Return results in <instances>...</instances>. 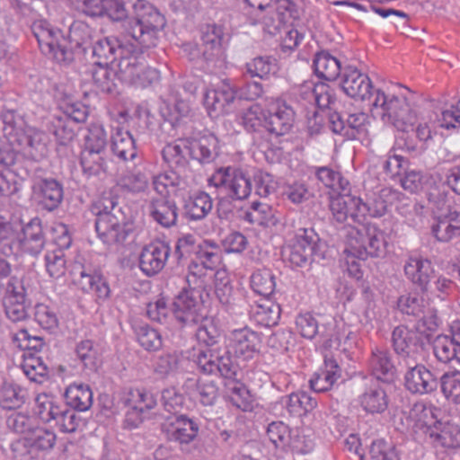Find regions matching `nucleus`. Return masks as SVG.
<instances>
[{
  "instance_id": "nucleus-1",
  "label": "nucleus",
  "mask_w": 460,
  "mask_h": 460,
  "mask_svg": "<svg viewBox=\"0 0 460 460\" xmlns=\"http://www.w3.org/2000/svg\"><path fill=\"white\" fill-rule=\"evenodd\" d=\"M31 30L40 51L59 64L72 63L75 54L85 53L93 44V29L81 21L71 24L67 36L46 20L35 21Z\"/></svg>"
},
{
  "instance_id": "nucleus-16",
  "label": "nucleus",
  "mask_w": 460,
  "mask_h": 460,
  "mask_svg": "<svg viewBox=\"0 0 460 460\" xmlns=\"http://www.w3.org/2000/svg\"><path fill=\"white\" fill-rule=\"evenodd\" d=\"M328 207L338 222L342 223L351 218L359 225L366 214L378 217L386 211V203H328Z\"/></svg>"
},
{
  "instance_id": "nucleus-56",
  "label": "nucleus",
  "mask_w": 460,
  "mask_h": 460,
  "mask_svg": "<svg viewBox=\"0 0 460 460\" xmlns=\"http://www.w3.org/2000/svg\"><path fill=\"white\" fill-rule=\"evenodd\" d=\"M20 387L12 384H4L0 387V407L4 410H14L24 403Z\"/></svg>"
},
{
  "instance_id": "nucleus-8",
  "label": "nucleus",
  "mask_w": 460,
  "mask_h": 460,
  "mask_svg": "<svg viewBox=\"0 0 460 460\" xmlns=\"http://www.w3.org/2000/svg\"><path fill=\"white\" fill-rule=\"evenodd\" d=\"M208 187L214 188L218 194H226L232 199L243 200L252 192V181L242 169L226 166L220 167L208 178ZM217 199L223 201L224 197Z\"/></svg>"
},
{
  "instance_id": "nucleus-18",
  "label": "nucleus",
  "mask_w": 460,
  "mask_h": 460,
  "mask_svg": "<svg viewBox=\"0 0 460 460\" xmlns=\"http://www.w3.org/2000/svg\"><path fill=\"white\" fill-rule=\"evenodd\" d=\"M403 270L406 278L420 289L422 295L429 294L436 272L429 260L421 257H410Z\"/></svg>"
},
{
  "instance_id": "nucleus-34",
  "label": "nucleus",
  "mask_w": 460,
  "mask_h": 460,
  "mask_svg": "<svg viewBox=\"0 0 460 460\" xmlns=\"http://www.w3.org/2000/svg\"><path fill=\"white\" fill-rule=\"evenodd\" d=\"M66 404L78 411L89 410L93 404V392L88 385L71 384L65 392Z\"/></svg>"
},
{
  "instance_id": "nucleus-40",
  "label": "nucleus",
  "mask_w": 460,
  "mask_h": 460,
  "mask_svg": "<svg viewBox=\"0 0 460 460\" xmlns=\"http://www.w3.org/2000/svg\"><path fill=\"white\" fill-rule=\"evenodd\" d=\"M433 353L436 358L447 364L456 361L460 364V347L447 334H439L432 341Z\"/></svg>"
},
{
  "instance_id": "nucleus-27",
  "label": "nucleus",
  "mask_w": 460,
  "mask_h": 460,
  "mask_svg": "<svg viewBox=\"0 0 460 460\" xmlns=\"http://www.w3.org/2000/svg\"><path fill=\"white\" fill-rule=\"evenodd\" d=\"M369 367L375 376L374 381L391 384L396 376V367L391 353L387 349L377 347L373 349L369 358Z\"/></svg>"
},
{
  "instance_id": "nucleus-21",
  "label": "nucleus",
  "mask_w": 460,
  "mask_h": 460,
  "mask_svg": "<svg viewBox=\"0 0 460 460\" xmlns=\"http://www.w3.org/2000/svg\"><path fill=\"white\" fill-rule=\"evenodd\" d=\"M341 88L348 96L355 100L365 101L374 93L370 78L352 66L343 69Z\"/></svg>"
},
{
  "instance_id": "nucleus-28",
  "label": "nucleus",
  "mask_w": 460,
  "mask_h": 460,
  "mask_svg": "<svg viewBox=\"0 0 460 460\" xmlns=\"http://www.w3.org/2000/svg\"><path fill=\"white\" fill-rule=\"evenodd\" d=\"M367 119V116L363 112L349 114L346 119L340 111L329 114V124L332 131L350 139L357 138V134L365 126Z\"/></svg>"
},
{
  "instance_id": "nucleus-12",
  "label": "nucleus",
  "mask_w": 460,
  "mask_h": 460,
  "mask_svg": "<svg viewBox=\"0 0 460 460\" xmlns=\"http://www.w3.org/2000/svg\"><path fill=\"white\" fill-rule=\"evenodd\" d=\"M406 370L403 374V386L411 394L424 395L435 392L439 380L435 373L417 359L403 364Z\"/></svg>"
},
{
  "instance_id": "nucleus-7",
  "label": "nucleus",
  "mask_w": 460,
  "mask_h": 460,
  "mask_svg": "<svg viewBox=\"0 0 460 460\" xmlns=\"http://www.w3.org/2000/svg\"><path fill=\"white\" fill-rule=\"evenodd\" d=\"M194 362L200 373L235 380L238 363L227 345L199 349L194 355Z\"/></svg>"
},
{
  "instance_id": "nucleus-4",
  "label": "nucleus",
  "mask_w": 460,
  "mask_h": 460,
  "mask_svg": "<svg viewBox=\"0 0 460 460\" xmlns=\"http://www.w3.org/2000/svg\"><path fill=\"white\" fill-rule=\"evenodd\" d=\"M414 97L411 93L409 96H397L385 94L377 89L371 112L374 116H379L385 123L393 125L400 131L408 132L417 120Z\"/></svg>"
},
{
  "instance_id": "nucleus-53",
  "label": "nucleus",
  "mask_w": 460,
  "mask_h": 460,
  "mask_svg": "<svg viewBox=\"0 0 460 460\" xmlns=\"http://www.w3.org/2000/svg\"><path fill=\"white\" fill-rule=\"evenodd\" d=\"M292 430L283 421H272L268 425L266 434L276 448L288 451Z\"/></svg>"
},
{
  "instance_id": "nucleus-10",
  "label": "nucleus",
  "mask_w": 460,
  "mask_h": 460,
  "mask_svg": "<svg viewBox=\"0 0 460 460\" xmlns=\"http://www.w3.org/2000/svg\"><path fill=\"white\" fill-rule=\"evenodd\" d=\"M319 236L313 229H303V234H297L293 244L288 245L282 250V257L290 266L305 268L310 266L314 256L317 255Z\"/></svg>"
},
{
  "instance_id": "nucleus-14",
  "label": "nucleus",
  "mask_w": 460,
  "mask_h": 460,
  "mask_svg": "<svg viewBox=\"0 0 460 460\" xmlns=\"http://www.w3.org/2000/svg\"><path fill=\"white\" fill-rule=\"evenodd\" d=\"M261 341V333L243 327L233 330L226 344L235 359L241 358L247 361L260 353Z\"/></svg>"
},
{
  "instance_id": "nucleus-6",
  "label": "nucleus",
  "mask_w": 460,
  "mask_h": 460,
  "mask_svg": "<svg viewBox=\"0 0 460 460\" xmlns=\"http://www.w3.org/2000/svg\"><path fill=\"white\" fill-rule=\"evenodd\" d=\"M345 252H352L358 260L383 257L386 251L385 233L375 225L361 223L358 226L343 228Z\"/></svg>"
},
{
  "instance_id": "nucleus-63",
  "label": "nucleus",
  "mask_w": 460,
  "mask_h": 460,
  "mask_svg": "<svg viewBox=\"0 0 460 460\" xmlns=\"http://www.w3.org/2000/svg\"><path fill=\"white\" fill-rule=\"evenodd\" d=\"M108 137L103 126L92 124L84 137V148L107 150Z\"/></svg>"
},
{
  "instance_id": "nucleus-23",
  "label": "nucleus",
  "mask_w": 460,
  "mask_h": 460,
  "mask_svg": "<svg viewBox=\"0 0 460 460\" xmlns=\"http://www.w3.org/2000/svg\"><path fill=\"white\" fill-rule=\"evenodd\" d=\"M128 49V51L120 53L116 73L119 80L135 84L139 82V75L144 68V58L138 55L142 48L131 44Z\"/></svg>"
},
{
  "instance_id": "nucleus-42",
  "label": "nucleus",
  "mask_w": 460,
  "mask_h": 460,
  "mask_svg": "<svg viewBox=\"0 0 460 460\" xmlns=\"http://www.w3.org/2000/svg\"><path fill=\"white\" fill-rule=\"evenodd\" d=\"M67 116L55 115L49 123V130L56 137L57 142L61 146H66L75 137V128Z\"/></svg>"
},
{
  "instance_id": "nucleus-44",
  "label": "nucleus",
  "mask_w": 460,
  "mask_h": 460,
  "mask_svg": "<svg viewBox=\"0 0 460 460\" xmlns=\"http://www.w3.org/2000/svg\"><path fill=\"white\" fill-rule=\"evenodd\" d=\"M252 211L246 213V218L266 227L275 226L281 221V213L273 210L269 203H252Z\"/></svg>"
},
{
  "instance_id": "nucleus-61",
  "label": "nucleus",
  "mask_w": 460,
  "mask_h": 460,
  "mask_svg": "<svg viewBox=\"0 0 460 460\" xmlns=\"http://www.w3.org/2000/svg\"><path fill=\"white\" fill-rule=\"evenodd\" d=\"M368 454L369 460H400L395 447L384 439L373 441Z\"/></svg>"
},
{
  "instance_id": "nucleus-54",
  "label": "nucleus",
  "mask_w": 460,
  "mask_h": 460,
  "mask_svg": "<svg viewBox=\"0 0 460 460\" xmlns=\"http://www.w3.org/2000/svg\"><path fill=\"white\" fill-rule=\"evenodd\" d=\"M425 305L426 301L419 293H406L397 300V307L402 314L415 317L423 314Z\"/></svg>"
},
{
  "instance_id": "nucleus-50",
  "label": "nucleus",
  "mask_w": 460,
  "mask_h": 460,
  "mask_svg": "<svg viewBox=\"0 0 460 460\" xmlns=\"http://www.w3.org/2000/svg\"><path fill=\"white\" fill-rule=\"evenodd\" d=\"M125 405H134L135 409L146 412L155 407V395L146 389H129L123 398Z\"/></svg>"
},
{
  "instance_id": "nucleus-46",
  "label": "nucleus",
  "mask_w": 460,
  "mask_h": 460,
  "mask_svg": "<svg viewBox=\"0 0 460 460\" xmlns=\"http://www.w3.org/2000/svg\"><path fill=\"white\" fill-rule=\"evenodd\" d=\"M75 353L84 368L96 372L102 365V355L98 346L91 340L80 341L75 348Z\"/></svg>"
},
{
  "instance_id": "nucleus-62",
  "label": "nucleus",
  "mask_w": 460,
  "mask_h": 460,
  "mask_svg": "<svg viewBox=\"0 0 460 460\" xmlns=\"http://www.w3.org/2000/svg\"><path fill=\"white\" fill-rule=\"evenodd\" d=\"M178 366L179 357L176 353H163L154 360L153 370L157 376L164 378L176 371Z\"/></svg>"
},
{
  "instance_id": "nucleus-32",
  "label": "nucleus",
  "mask_w": 460,
  "mask_h": 460,
  "mask_svg": "<svg viewBox=\"0 0 460 460\" xmlns=\"http://www.w3.org/2000/svg\"><path fill=\"white\" fill-rule=\"evenodd\" d=\"M219 155L218 138L208 134L199 138H190V158L199 164H210Z\"/></svg>"
},
{
  "instance_id": "nucleus-48",
  "label": "nucleus",
  "mask_w": 460,
  "mask_h": 460,
  "mask_svg": "<svg viewBox=\"0 0 460 460\" xmlns=\"http://www.w3.org/2000/svg\"><path fill=\"white\" fill-rule=\"evenodd\" d=\"M288 450L296 454H307L314 449V435L308 428H296L292 430Z\"/></svg>"
},
{
  "instance_id": "nucleus-52",
  "label": "nucleus",
  "mask_w": 460,
  "mask_h": 460,
  "mask_svg": "<svg viewBox=\"0 0 460 460\" xmlns=\"http://www.w3.org/2000/svg\"><path fill=\"white\" fill-rule=\"evenodd\" d=\"M12 340L19 349L24 351L23 354L31 352L33 356H38L37 354L46 345L43 337L31 335L26 329L19 330L13 335Z\"/></svg>"
},
{
  "instance_id": "nucleus-55",
  "label": "nucleus",
  "mask_w": 460,
  "mask_h": 460,
  "mask_svg": "<svg viewBox=\"0 0 460 460\" xmlns=\"http://www.w3.org/2000/svg\"><path fill=\"white\" fill-rule=\"evenodd\" d=\"M230 401L236 408L243 411H250L253 408V400L247 387L240 382H233L229 385Z\"/></svg>"
},
{
  "instance_id": "nucleus-20",
  "label": "nucleus",
  "mask_w": 460,
  "mask_h": 460,
  "mask_svg": "<svg viewBox=\"0 0 460 460\" xmlns=\"http://www.w3.org/2000/svg\"><path fill=\"white\" fill-rule=\"evenodd\" d=\"M236 97V91L229 82L223 81L216 89L209 90L204 96V106L211 118L230 111V106Z\"/></svg>"
},
{
  "instance_id": "nucleus-37",
  "label": "nucleus",
  "mask_w": 460,
  "mask_h": 460,
  "mask_svg": "<svg viewBox=\"0 0 460 460\" xmlns=\"http://www.w3.org/2000/svg\"><path fill=\"white\" fill-rule=\"evenodd\" d=\"M93 84L102 93H113L117 90L118 75L110 65L94 63L90 70Z\"/></svg>"
},
{
  "instance_id": "nucleus-13",
  "label": "nucleus",
  "mask_w": 460,
  "mask_h": 460,
  "mask_svg": "<svg viewBox=\"0 0 460 460\" xmlns=\"http://www.w3.org/2000/svg\"><path fill=\"white\" fill-rule=\"evenodd\" d=\"M223 36V29L220 26L207 25L201 30L200 44H188L184 50L190 52V58L192 60L202 58L206 62H214L224 55Z\"/></svg>"
},
{
  "instance_id": "nucleus-45",
  "label": "nucleus",
  "mask_w": 460,
  "mask_h": 460,
  "mask_svg": "<svg viewBox=\"0 0 460 460\" xmlns=\"http://www.w3.org/2000/svg\"><path fill=\"white\" fill-rule=\"evenodd\" d=\"M195 254L199 262L209 270H215L222 261L221 248L217 243L212 240H204L199 243Z\"/></svg>"
},
{
  "instance_id": "nucleus-9",
  "label": "nucleus",
  "mask_w": 460,
  "mask_h": 460,
  "mask_svg": "<svg viewBox=\"0 0 460 460\" xmlns=\"http://www.w3.org/2000/svg\"><path fill=\"white\" fill-rule=\"evenodd\" d=\"M0 252L5 256L21 252V213L12 203H0Z\"/></svg>"
},
{
  "instance_id": "nucleus-36",
  "label": "nucleus",
  "mask_w": 460,
  "mask_h": 460,
  "mask_svg": "<svg viewBox=\"0 0 460 460\" xmlns=\"http://www.w3.org/2000/svg\"><path fill=\"white\" fill-rule=\"evenodd\" d=\"M111 150L119 159L127 161L137 155L135 139L128 130L117 127L111 135Z\"/></svg>"
},
{
  "instance_id": "nucleus-31",
  "label": "nucleus",
  "mask_w": 460,
  "mask_h": 460,
  "mask_svg": "<svg viewBox=\"0 0 460 460\" xmlns=\"http://www.w3.org/2000/svg\"><path fill=\"white\" fill-rule=\"evenodd\" d=\"M162 155L169 167L180 172L184 171L188 158H190V138H179L167 144L162 150Z\"/></svg>"
},
{
  "instance_id": "nucleus-11",
  "label": "nucleus",
  "mask_w": 460,
  "mask_h": 460,
  "mask_svg": "<svg viewBox=\"0 0 460 460\" xmlns=\"http://www.w3.org/2000/svg\"><path fill=\"white\" fill-rule=\"evenodd\" d=\"M391 345L402 365L416 360L425 347L421 335L405 325H398L393 330Z\"/></svg>"
},
{
  "instance_id": "nucleus-35",
  "label": "nucleus",
  "mask_w": 460,
  "mask_h": 460,
  "mask_svg": "<svg viewBox=\"0 0 460 460\" xmlns=\"http://www.w3.org/2000/svg\"><path fill=\"white\" fill-rule=\"evenodd\" d=\"M80 164L84 175L97 176L106 172L107 150L84 148L81 152Z\"/></svg>"
},
{
  "instance_id": "nucleus-47",
  "label": "nucleus",
  "mask_w": 460,
  "mask_h": 460,
  "mask_svg": "<svg viewBox=\"0 0 460 460\" xmlns=\"http://www.w3.org/2000/svg\"><path fill=\"white\" fill-rule=\"evenodd\" d=\"M250 285L258 295L270 297L276 288L275 276L270 269H258L252 272Z\"/></svg>"
},
{
  "instance_id": "nucleus-60",
  "label": "nucleus",
  "mask_w": 460,
  "mask_h": 460,
  "mask_svg": "<svg viewBox=\"0 0 460 460\" xmlns=\"http://www.w3.org/2000/svg\"><path fill=\"white\" fill-rule=\"evenodd\" d=\"M44 259L46 270L51 278L58 279L65 274L66 261L63 251H49Z\"/></svg>"
},
{
  "instance_id": "nucleus-38",
  "label": "nucleus",
  "mask_w": 460,
  "mask_h": 460,
  "mask_svg": "<svg viewBox=\"0 0 460 460\" xmlns=\"http://www.w3.org/2000/svg\"><path fill=\"white\" fill-rule=\"evenodd\" d=\"M313 66L316 75L327 81L336 80L342 71L340 60L327 51L317 53Z\"/></svg>"
},
{
  "instance_id": "nucleus-26",
  "label": "nucleus",
  "mask_w": 460,
  "mask_h": 460,
  "mask_svg": "<svg viewBox=\"0 0 460 460\" xmlns=\"http://www.w3.org/2000/svg\"><path fill=\"white\" fill-rule=\"evenodd\" d=\"M362 409L368 413H383L389 406V397L384 386L371 379L358 397Z\"/></svg>"
},
{
  "instance_id": "nucleus-57",
  "label": "nucleus",
  "mask_w": 460,
  "mask_h": 460,
  "mask_svg": "<svg viewBox=\"0 0 460 460\" xmlns=\"http://www.w3.org/2000/svg\"><path fill=\"white\" fill-rule=\"evenodd\" d=\"M139 345L147 351H157L163 346L161 334L149 325L139 326L137 330Z\"/></svg>"
},
{
  "instance_id": "nucleus-64",
  "label": "nucleus",
  "mask_w": 460,
  "mask_h": 460,
  "mask_svg": "<svg viewBox=\"0 0 460 460\" xmlns=\"http://www.w3.org/2000/svg\"><path fill=\"white\" fill-rule=\"evenodd\" d=\"M198 399L204 406H212L218 398V386L213 380L199 378L196 384Z\"/></svg>"
},
{
  "instance_id": "nucleus-25",
  "label": "nucleus",
  "mask_w": 460,
  "mask_h": 460,
  "mask_svg": "<svg viewBox=\"0 0 460 460\" xmlns=\"http://www.w3.org/2000/svg\"><path fill=\"white\" fill-rule=\"evenodd\" d=\"M264 128L276 136H284L290 132L295 122V111L291 106L286 103L272 106L267 111L263 117Z\"/></svg>"
},
{
  "instance_id": "nucleus-33",
  "label": "nucleus",
  "mask_w": 460,
  "mask_h": 460,
  "mask_svg": "<svg viewBox=\"0 0 460 460\" xmlns=\"http://www.w3.org/2000/svg\"><path fill=\"white\" fill-rule=\"evenodd\" d=\"M93 58L97 60L94 63L105 65L112 64L117 58V52L124 53L128 51V46L122 45L115 37H105L96 40L92 46Z\"/></svg>"
},
{
  "instance_id": "nucleus-51",
  "label": "nucleus",
  "mask_w": 460,
  "mask_h": 460,
  "mask_svg": "<svg viewBox=\"0 0 460 460\" xmlns=\"http://www.w3.org/2000/svg\"><path fill=\"white\" fill-rule=\"evenodd\" d=\"M76 411V410L70 408L66 403L60 405L58 413L54 420L60 431L73 433L84 422V420L78 416Z\"/></svg>"
},
{
  "instance_id": "nucleus-22",
  "label": "nucleus",
  "mask_w": 460,
  "mask_h": 460,
  "mask_svg": "<svg viewBox=\"0 0 460 460\" xmlns=\"http://www.w3.org/2000/svg\"><path fill=\"white\" fill-rule=\"evenodd\" d=\"M426 437L434 447L460 448V426L450 421L435 420L426 427Z\"/></svg>"
},
{
  "instance_id": "nucleus-30",
  "label": "nucleus",
  "mask_w": 460,
  "mask_h": 460,
  "mask_svg": "<svg viewBox=\"0 0 460 460\" xmlns=\"http://www.w3.org/2000/svg\"><path fill=\"white\" fill-rule=\"evenodd\" d=\"M341 376V369L332 357H324V367L315 372L309 380L310 388L316 393L331 390Z\"/></svg>"
},
{
  "instance_id": "nucleus-49",
  "label": "nucleus",
  "mask_w": 460,
  "mask_h": 460,
  "mask_svg": "<svg viewBox=\"0 0 460 460\" xmlns=\"http://www.w3.org/2000/svg\"><path fill=\"white\" fill-rule=\"evenodd\" d=\"M246 73L251 77L260 79L268 78L270 74L275 75L278 72L277 59L269 56H260L246 63Z\"/></svg>"
},
{
  "instance_id": "nucleus-29",
  "label": "nucleus",
  "mask_w": 460,
  "mask_h": 460,
  "mask_svg": "<svg viewBox=\"0 0 460 460\" xmlns=\"http://www.w3.org/2000/svg\"><path fill=\"white\" fill-rule=\"evenodd\" d=\"M46 243L41 220L32 218L26 225H22L21 251L33 256L38 255L44 248Z\"/></svg>"
},
{
  "instance_id": "nucleus-43",
  "label": "nucleus",
  "mask_w": 460,
  "mask_h": 460,
  "mask_svg": "<svg viewBox=\"0 0 460 460\" xmlns=\"http://www.w3.org/2000/svg\"><path fill=\"white\" fill-rule=\"evenodd\" d=\"M286 409L291 416L301 417L317 406V400L306 392L298 391L286 397Z\"/></svg>"
},
{
  "instance_id": "nucleus-19",
  "label": "nucleus",
  "mask_w": 460,
  "mask_h": 460,
  "mask_svg": "<svg viewBox=\"0 0 460 460\" xmlns=\"http://www.w3.org/2000/svg\"><path fill=\"white\" fill-rule=\"evenodd\" d=\"M26 158L40 162L49 155V137L41 130L29 128L15 138Z\"/></svg>"
},
{
  "instance_id": "nucleus-5",
  "label": "nucleus",
  "mask_w": 460,
  "mask_h": 460,
  "mask_svg": "<svg viewBox=\"0 0 460 460\" xmlns=\"http://www.w3.org/2000/svg\"><path fill=\"white\" fill-rule=\"evenodd\" d=\"M133 9L134 17L127 21L126 33L142 49L155 47L158 31L165 26L164 15L146 0H137Z\"/></svg>"
},
{
  "instance_id": "nucleus-2",
  "label": "nucleus",
  "mask_w": 460,
  "mask_h": 460,
  "mask_svg": "<svg viewBox=\"0 0 460 460\" xmlns=\"http://www.w3.org/2000/svg\"><path fill=\"white\" fill-rule=\"evenodd\" d=\"M172 315L181 327L199 325L196 331L199 343L216 348L220 332L213 319L206 315L201 292L195 288L180 291L172 302Z\"/></svg>"
},
{
  "instance_id": "nucleus-39",
  "label": "nucleus",
  "mask_w": 460,
  "mask_h": 460,
  "mask_svg": "<svg viewBox=\"0 0 460 460\" xmlns=\"http://www.w3.org/2000/svg\"><path fill=\"white\" fill-rule=\"evenodd\" d=\"M32 196L38 201H62L63 184L54 178L40 179L33 185Z\"/></svg>"
},
{
  "instance_id": "nucleus-41",
  "label": "nucleus",
  "mask_w": 460,
  "mask_h": 460,
  "mask_svg": "<svg viewBox=\"0 0 460 460\" xmlns=\"http://www.w3.org/2000/svg\"><path fill=\"white\" fill-rule=\"evenodd\" d=\"M21 367L25 376L32 382L42 384L49 378V367L40 356H33L31 352L23 354Z\"/></svg>"
},
{
  "instance_id": "nucleus-24",
  "label": "nucleus",
  "mask_w": 460,
  "mask_h": 460,
  "mask_svg": "<svg viewBox=\"0 0 460 460\" xmlns=\"http://www.w3.org/2000/svg\"><path fill=\"white\" fill-rule=\"evenodd\" d=\"M78 274V278L75 275L74 282L84 293H94L98 302H103L110 297L109 283L100 270H87L84 266H80Z\"/></svg>"
},
{
  "instance_id": "nucleus-58",
  "label": "nucleus",
  "mask_w": 460,
  "mask_h": 460,
  "mask_svg": "<svg viewBox=\"0 0 460 460\" xmlns=\"http://www.w3.org/2000/svg\"><path fill=\"white\" fill-rule=\"evenodd\" d=\"M266 115L258 104H253L241 116V124L248 132H260L264 128L263 117Z\"/></svg>"
},
{
  "instance_id": "nucleus-15",
  "label": "nucleus",
  "mask_w": 460,
  "mask_h": 460,
  "mask_svg": "<svg viewBox=\"0 0 460 460\" xmlns=\"http://www.w3.org/2000/svg\"><path fill=\"white\" fill-rule=\"evenodd\" d=\"M172 249L168 242L156 239L145 245L138 258L139 269L147 277H154L166 265Z\"/></svg>"
},
{
  "instance_id": "nucleus-3",
  "label": "nucleus",
  "mask_w": 460,
  "mask_h": 460,
  "mask_svg": "<svg viewBox=\"0 0 460 460\" xmlns=\"http://www.w3.org/2000/svg\"><path fill=\"white\" fill-rule=\"evenodd\" d=\"M91 211L96 216L95 230L108 246L122 244L129 234L131 209L128 203H93Z\"/></svg>"
},
{
  "instance_id": "nucleus-59",
  "label": "nucleus",
  "mask_w": 460,
  "mask_h": 460,
  "mask_svg": "<svg viewBox=\"0 0 460 460\" xmlns=\"http://www.w3.org/2000/svg\"><path fill=\"white\" fill-rule=\"evenodd\" d=\"M443 394L460 404V372L445 373L439 380Z\"/></svg>"
},
{
  "instance_id": "nucleus-17",
  "label": "nucleus",
  "mask_w": 460,
  "mask_h": 460,
  "mask_svg": "<svg viewBox=\"0 0 460 460\" xmlns=\"http://www.w3.org/2000/svg\"><path fill=\"white\" fill-rule=\"evenodd\" d=\"M200 423L195 418L185 414L174 416L163 425V430L169 441L179 443L181 446L189 445L196 439L199 432Z\"/></svg>"
}]
</instances>
